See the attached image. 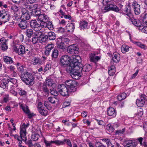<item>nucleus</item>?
<instances>
[{"label":"nucleus","mask_w":147,"mask_h":147,"mask_svg":"<svg viewBox=\"0 0 147 147\" xmlns=\"http://www.w3.org/2000/svg\"><path fill=\"white\" fill-rule=\"evenodd\" d=\"M66 85L60 84L58 86L57 90L60 94L63 96H67L69 93L74 92L76 90L77 82L75 80H67L65 82Z\"/></svg>","instance_id":"f257e3e1"},{"label":"nucleus","mask_w":147,"mask_h":147,"mask_svg":"<svg viewBox=\"0 0 147 147\" xmlns=\"http://www.w3.org/2000/svg\"><path fill=\"white\" fill-rule=\"evenodd\" d=\"M82 69V67H79L78 66H76L74 67H67L66 69L67 72L70 73L73 78L75 80L78 79L81 76Z\"/></svg>","instance_id":"f03ea898"},{"label":"nucleus","mask_w":147,"mask_h":147,"mask_svg":"<svg viewBox=\"0 0 147 147\" xmlns=\"http://www.w3.org/2000/svg\"><path fill=\"white\" fill-rule=\"evenodd\" d=\"M20 78L22 81L27 85H33L35 82V77L31 73L28 72L21 74Z\"/></svg>","instance_id":"7ed1b4c3"},{"label":"nucleus","mask_w":147,"mask_h":147,"mask_svg":"<svg viewBox=\"0 0 147 147\" xmlns=\"http://www.w3.org/2000/svg\"><path fill=\"white\" fill-rule=\"evenodd\" d=\"M80 59V57L78 55L74 56V57H73V59L72 60L71 62L67 67H72L76 66H78L79 67H82L83 65L79 62Z\"/></svg>","instance_id":"20e7f679"},{"label":"nucleus","mask_w":147,"mask_h":147,"mask_svg":"<svg viewBox=\"0 0 147 147\" xmlns=\"http://www.w3.org/2000/svg\"><path fill=\"white\" fill-rule=\"evenodd\" d=\"M71 60L70 57L67 55L62 56L60 59V65L61 66L65 67L67 66L68 65L69 63Z\"/></svg>","instance_id":"39448f33"},{"label":"nucleus","mask_w":147,"mask_h":147,"mask_svg":"<svg viewBox=\"0 0 147 147\" xmlns=\"http://www.w3.org/2000/svg\"><path fill=\"white\" fill-rule=\"evenodd\" d=\"M13 48L14 51L20 55H23L26 52L25 47L22 45L19 46H13Z\"/></svg>","instance_id":"423d86ee"},{"label":"nucleus","mask_w":147,"mask_h":147,"mask_svg":"<svg viewBox=\"0 0 147 147\" xmlns=\"http://www.w3.org/2000/svg\"><path fill=\"white\" fill-rule=\"evenodd\" d=\"M110 10H112L116 12H118L119 11V9L115 5L112 4L111 2V3H109V5L107 6H106L104 8L103 12H106Z\"/></svg>","instance_id":"0eeeda50"},{"label":"nucleus","mask_w":147,"mask_h":147,"mask_svg":"<svg viewBox=\"0 0 147 147\" xmlns=\"http://www.w3.org/2000/svg\"><path fill=\"white\" fill-rule=\"evenodd\" d=\"M131 7L136 15H138L140 13V6L138 2L136 1H134L131 3Z\"/></svg>","instance_id":"6e6552de"},{"label":"nucleus","mask_w":147,"mask_h":147,"mask_svg":"<svg viewBox=\"0 0 147 147\" xmlns=\"http://www.w3.org/2000/svg\"><path fill=\"white\" fill-rule=\"evenodd\" d=\"M147 97L144 94H141L139 98L137 99L136 103L138 107H142L144 105L145 101L146 100Z\"/></svg>","instance_id":"1a4fd4ad"},{"label":"nucleus","mask_w":147,"mask_h":147,"mask_svg":"<svg viewBox=\"0 0 147 147\" xmlns=\"http://www.w3.org/2000/svg\"><path fill=\"white\" fill-rule=\"evenodd\" d=\"M30 24V27L36 31H38L40 30V24L38 23L36 20H31Z\"/></svg>","instance_id":"9d476101"},{"label":"nucleus","mask_w":147,"mask_h":147,"mask_svg":"<svg viewBox=\"0 0 147 147\" xmlns=\"http://www.w3.org/2000/svg\"><path fill=\"white\" fill-rule=\"evenodd\" d=\"M38 20L40 22V25L42 26L43 24L48 22L49 20L48 16L45 14H41L38 16Z\"/></svg>","instance_id":"9b49d317"},{"label":"nucleus","mask_w":147,"mask_h":147,"mask_svg":"<svg viewBox=\"0 0 147 147\" xmlns=\"http://www.w3.org/2000/svg\"><path fill=\"white\" fill-rule=\"evenodd\" d=\"M101 58V56H96V54L94 53H90L89 55L90 61L95 63L100 60Z\"/></svg>","instance_id":"f8f14e48"},{"label":"nucleus","mask_w":147,"mask_h":147,"mask_svg":"<svg viewBox=\"0 0 147 147\" xmlns=\"http://www.w3.org/2000/svg\"><path fill=\"white\" fill-rule=\"evenodd\" d=\"M44 142L45 144L46 147H50L51 144L52 143H55L56 144L59 145L63 143V142H61L60 140H56L55 141H51L49 142L45 139Z\"/></svg>","instance_id":"ddd939ff"},{"label":"nucleus","mask_w":147,"mask_h":147,"mask_svg":"<svg viewBox=\"0 0 147 147\" xmlns=\"http://www.w3.org/2000/svg\"><path fill=\"white\" fill-rule=\"evenodd\" d=\"M54 48V45L52 43H50L47 44L45 47V54L47 56H48L52 49Z\"/></svg>","instance_id":"4468645a"},{"label":"nucleus","mask_w":147,"mask_h":147,"mask_svg":"<svg viewBox=\"0 0 147 147\" xmlns=\"http://www.w3.org/2000/svg\"><path fill=\"white\" fill-rule=\"evenodd\" d=\"M125 147H136L137 143L130 140H125L124 142Z\"/></svg>","instance_id":"2eb2a0df"},{"label":"nucleus","mask_w":147,"mask_h":147,"mask_svg":"<svg viewBox=\"0 0 147 147\" xmlns=\"http://www.w3.org/2000/svg\"><path fill=\"white\" fill-rule=\"evenodd\" d=\"M78 48L75 45L73 44L68 46L67 48L68 52L71 54L75 53L76 51L78 50Z\"/></svg>","instance_id":"dca6fc26"},{"label":"nucleus","mask_w":147,"mask_h":147,"mask_svg":"<svg viewBox=\"0 0 147 147\" xmlns=\"http://www.w3.org/2000/svg\"><path fill=\"white\" fill-rule=\"evenodd\" d=\"M107 113L108 115L111 117L113 118L116 115V112L115 109L112 107H109L107 109Z\"/></svg>","instance_id":"f3484780"},{"label":"nucleus","mask_w":147,"mask_h":147,"mask_svg":"<svg viewBox=\"0 0 147 147\" xmlns=\"http://www.w3.org/2000/svg\"><path fill=\"white\" fill-rule=\"evenodd\" d=\"M32 62L34 65H35L37 64H42L43 61L40 58L38 57H35L32 59Z\"/></svg>","instance_id":"a211bd4d"},{"label":"nucleus","mask_w":147,"mask_h":147,"mask_svg":"<svg viewBox=\"0 0 147 147\" xmlns=\"http://www.w3.org/2000/svg\"><path fill=\"white\" fill-rule=\"evenodd\" d=\"M18 25L21 29L24 30L27 28L29 26V23L27 21L21 20Z\"/></svg>","instance_id":"6ab92c4d"},{"label":"nucleus","mask_w":147,"mask_h":147,"mask_svg":"<svg viewBox=\"0 0 147 147\" xmlns=\"http://www.w3.org/2000/svg\"><path fill=\"white\" fill-rule=\"evenodd\" d=\"M129 20L132 24L135 26L139 27V28L141 26V22L139 20L135 19L133 17L130 18Z\"/></svg>","instance_id":"aec40b11"},{"label":"nucleus","mask_w":147,"mask_h":147,"mask_svg":"<svg viewBox=\"0 0 147 147\" xmlns=\"http://www.w3.org/2000/svg\"><path fill=\"white\" fill-rule=\"evenodd\" d=\"M75 24L74 23H69L66 26V29L67 32H73L75 29Z\"/></svg>","instance_id":"412c9836"},{"label":"nucleus","mask_w":147,"mask_h":147,"mask_svg":"<svg viewBox=\"0 0 147 147\" xmlns=\"http://www.w3.org/2000/svg\"><path fill=\"white\" fill-rule=\"evenodd\" d=\"M58 41H62L67 46L70 40L66 36H62L58 38Z\"/></svg>","instance_id":"4be33fe9"},{"label":"nucleus","mask_w":147,"mask_h":147,"mask_svg":"<svg viewBox=\"0 0 147 147\" xmlns=\"http://www.w3.org/2000/svg\"><path fill=\"white\" fill-rule=\"evenodd\" d=\"M20 129V137L23 141H25L27 140L26 130L24 129Z\"/></svg>","instance_id":"5701e85b"},{"label":"nucleus","mask_w":147,"mask_h":147,"mask_svg":"<svg viewBox=\"0 0 147 147\" xmlns=\"http://www.w3.org/2000/svg\"><path fill=\"white\" fill-rule=\"evenodd\" d=\"M38 109L39 113L42 115L46 116L48 114V111L45 109L43 107H38Z\"/></svg>","instance_id":"b1692460"},{"label":"nucleus","mask_w":147,"mask_h":147,"mask_svg":"<svg viewBox=\"0 0 147 147\" xmlns=\"http://www.w3.org/2000/svg\"><path fill=\"white\" fill-rule=\"evenodd\" d=\"M112 60L115 63L118 62L120 60V55L117 52H114L112 55Z\"/></svg>","instance_id":"393cba45"},{"label":"nucleus","mask_w":147,"mask_h":147,"mask_svg":"<svg viewBox=\"0 0 147 147\" xmlns=\"http://www.w3.org/2000/svg\"><path fill=\"white\" fill-rule=\"evenodd\" d=\"M3 60L5 63L7 64H11L14 63L13 59L8 56H4L3 57Z\"/></svg>","instance_id":"a878e982"},{"label":"nucleus","mask_w":147,"mask_h":147,"mask_svg":"<svg viewBox=\"0 0 147 147\" xmlns=\"http://www.w3.org/2000/svg\"><path fill=\"white\" fill-rule=\"evenodd\" d=\"M41 27L43 28L47 27L50 30H52L53 29V26L51 22H50V20L48 21V22L44 24Z\"/></svg>","instance_id":"bb28decb"},{"label":"nucleus","mask_w":147,"mask_h":147,"mask_svg":"<svg viewBox=\"0 0 147 147\" xmlns=\"http://www.w3.org/2000/svg\"><path fill=\"white\" fill-rule=\"evenodd\" d=\"M26 36L28 38H31L35 33L33 32V30L31 29H27L24 31Z\"/></svg>","instance_id":"cd10ccee"},{"label":"nucleus","mask_w":147,"mask_h":147,"mask_svg":"<svg viewBox=\"0 0 147 147\" xmlns=\"http://www.w3.org/2000/svg\"><path fill=\"white\" fill-rule=\"evenodd\" d=\"M115 66L113 65L111 66L108 68V73L110 76H113L115 74Z\"/></svg>","instance_id":"c85d7f7f"},{"label":"nucleus","mask_w":147,"mask_h":147,"mask_svg":"<svg viewBox=\"0 0 147 147\" xmlns=\"http://www.w3.org/2000/svg\"><path fill=\"white\" fill-rule=\"evenodd\" d=\"M80 27L81 29L84 30V29L88 28V23L86 21L83 20L80 21Z\"/></svg>","instance_id":"c756f323"},{"label":"nucleus","mask_w":147,"mask_h":147,"mask_svg":"<svg viewBox=\"0 0 147 147\" xmlns=\"http://www.w3.org/2000/svg\"><path fill=\"white\" fill-rule=\"evenodd\" d=\"M41 91L42 92L45 93L46 94H48L49 92V89L45 83H43L41 87Z\"/></svg>","instance_id":"7c9ffc66"},{"label":"nucleus","mask_w":147,"mask_h":147,"mask_svg":"<svg viewBox=\"0 0 147 147\" xmlns=\"http://www.w3.org/2000/svg\"><path fill=\"white\" fill-rule=\"evenodd\" d=\"M48 38L50 40H53L55 39L56 34H55L53 32H50L47 33V35Z\"/></svg>","instance_id":"2f4dec72"},{"label":"nucleus","mask_w":147,"mask_h":147,"mask_svg":"<svg viewBox=\"0 0 147 147\" xmlns=\"http://www.w3.org/2000/svg\"><path fill=\"white\" fill-rule=\"evenodd\" d=\"M30 18L29 13L22 14L20 17L21 20L24 21H27V20H29Z\"/></svg>","instance_id":"473e14b6"},{"label":"nucleus","mask_w":147,"mask_h":147,"mask_svg":"<svg viewBox=\"0 0 147 147\" xmlns=\"http://www.w3.org/2000/svg\"><path fill=\"white\" fill-rule=\"evenodd\" d=\"M57 47L62 49H65L67 46V45H65L62 41H59L58 38L57 39Z\"/></svg>","instance_id":"72a5a7b5"},{"label":"nucleus","mask_w":147,"mask_h":147,"mask_svg":"<svg viewBox=\"0 0 147 147\" xmlns=\"http://www.w3.org/2000/svg\"><path fill=\"white\" fill-rule=\"evenodd\" d=\"M82 69V71L88 72L91 69V66L90 64H87L81 67Z\"/></svg>","instance_id":"f704fd0d"},{"label":"nucleus","mask_w":147,"mask_h":147,"mask_svg":"<svg viewBox=\"0 0 147 147\" xmlns=\"http://www.w3.org/2000/svg\"><path fill=\"white\" fill-rule=\"evenodd\" d=\"M30 13L32 16L37 17L38 18V16L41 15L40 11L38 10H34V11H31Z\"/></svg>","instance_id":"c9c22d12"},{"label":"nucleus","mask_w":147,"mask_h":147,"mask_svg":"<svg viewBox=\"0 0 147 147\" xmlns=\"http://www.w3.org/2000/svg\"><path fill=\"white\" fill-rule=\"evenodd\" d=\"M9 82V81L8 80H4L2 83H1L0 87L3 89H7Z\"/></svg>","instance_id":"e433bc0d"},{"label":"nucleus","mask_w":147,"mask_h":147,"mask_svg":"<svg viewBox=\"0 0 147 147\" xmlns=\"http://www.w3.org/2000/svg\"><path fill=\"white\" fill-rule=\"evenodd\" d=\"M48 39L47 36V35H41L40 36L39 41L40 43H43L47 41Z\"/></svg>","instance_id":"4c0bfd02"},{"label":"nucleus","mask_w":147,"mask_h":147,"mask_svg":"<svg viewBox=\"0 0 147 147\" xmlns=\"http://www.w3.org/2000/svg\"><path fill=\"white\" fill-rule=\"evenodd\" d=\"M126 96L127 94L126 93H122L117 96V99L119 101L122 100L126 98Z\"/></svg>","instance_id":"58836bf2"},{"label":"nucleus","mask_w":147,"mask_h":147,"mask_svg":"<svg viewBox=\"0 0 147 147\" xmlns=\"http://www.w3.org/2000/svg\"><path fill=\"white\" fill-rule=\"evenodd\" d=\"M0 45L2 50L3 51H5L8 49V47L6 43L5 40V41L1 42V43Z\"/></svg>","instance_id":"ea45409f"},{"label":"nucleus","mask_w":147,"mask_h":147,"mask_svg":"<svg viewBox=\"0 0 147 147\" xmlns=\"http://www.w3.org/2000/svg\"><path fill=\"white\" fill-rule=\"evenodd\" d=\"M134 43L141 49H147V46L143 44L140 42H136Z\"/></svg>","instance_id":"a19ab883"},{"label":"nucleus","mask_w":147,"mask_h":147,"mask_svg":"<svg viewBox=\"0 0 147 147\" xmlns=\"http://www.w3.org/2000/svg\"><path fill=\"white\" fill-rule=\"evenodd\" d=\"M17 91L21 96H23L27 94V92L25 90L20 88H18Z\"/></svg>","instance_id":"79ce46f5"},{"label":"nucleus","mask_w":147,"mask_h":147,"mask_svg":"<svg viewBox=\"0 0 147 147\" xmlns=\"http://www.w3.org/2000/svg\"><path fill=\"white\" fill-rule=\"evenodd\" d=\"M121 50L123 53H125L129 51V47L128 46L126 45H123L121 47Z\"/></svg>","instance_id":"37998d69"},{"label":"nucleus","mask_w":147,"mask_h":147,"mask_svg":"<svg viewBox=\"0 0 147 147\" xmlns=\"http://www.w3.org/2000/svg\"><path fill=\"white\" fill-rule=\"evenodd\" d=\"M48 101L50 103L52 104H55L57 101L58 99L56 98L55 97H51L48 98Z\"/></svg>","instance_id":"c03bdc74"},{"label":"nucleus","mask_w":147,"mask_h":147,"mask_svg":"<svg viewBox=\"0 0 147 147\" xmlns=\"http://www.w3.org/2000/svg\"><path fill=\"white\" fill-rule=\"evenodd\" d=\"M44 105L46 108L49 110H51L52 108V106L48 101H45L44 102Z\"/></svg>","instance_id":"a18cd8bd"},{"label":"nucleus","mask_w":147,"mask_h":147,"mask_svg":"<svg viewBox=\"0 0 147 147\" xmlns=\"http://www.w3.org/2000/svg\"><path fill=\"white\" fill-rule=\"evenodd\" d=\"M40 137V135L37 133H34L31 136V138L33 141L37 140Z\"/></svg>","instance_id":"49530a36"},{"label":"nucleus","mask_w":147,"mask_h":147,"mask_svg":"<svg viewBox=\"0 0 147 147\" xmlns=\"http://www.w3.org/2000/svg\"><path fill=\"white\" fill-rule=\"evenodd\" d=\"M58 56V50L56 49H54L53 52L52 54V58H57Z\"/></svg>","instance_id":"de8ad7c7"},{"label":"nucleus","mask_w":147,"mask_h":147,"mask_svg":"<svg viewBox=\"0 0 147 147\" xmlns=\"http://www.w3.org/2000/svg\"><path fill=\"white\" fill-rule=\"evenodd\" d=\"M60 142H63V144H59V145H63V144H65V143L66 142V143L70 147H72V144H71V142H70V140H69V139H67V140L65 139L63 141H60Z\"/></svg>","instance_id":"09e8293b"},{"label":"nucleus","mask_w":147,"mask_h":147,"mask_svg":"<svg viewBox=\"0 0 147 147\" xmlns=\"http://www.w3.org/2000/svg\"><path fill=\"white\" fill-rule=\"evenodd\" d=\"M29 7V9L31 11H34V10H37L36 9L38 7V4H34L31 5H30Z\"/></svg>","instance_id":"8fccbe9b"},{"label":"nucleus","mask_w":147,"mask_h":147,"mask_svg":"<svg viewBox=\"0 0 147 147\" xmlns=\"http://www.w3.org/2000/svg\"><path fill=\"white\" fill-rule=\"evenodd\" d=\"M11 17L8 14L6 13L5 15H3L2 17V19H5V20L4 22V23H5L9 20Z\"/></svg>","instance_id":"3c124183"},{"label":"nucleus","mask_w":147,"mask_h":147,"mask_svg":"<svg viewBox=\"0 0 147 147\" xmlns=\"http://www.w3.org/2000/svg\"><path fill=\"white\" fill-rule=\"evenodd\" d=\"M106 129L111 132H113L114 130V128L110 124H109L107 125L106 126Z\"/></svg>","instance_id":"603ef678"},{"label":"nucleus","mask_w":147,"mask_h":147,"mask_svg":"<svg viewBox=\"0 0 147 147\" xmlns=\"http://www.w3.org/2000/svg\"><path fill=\"white\" fill-rule=\"evenodd\" d=\"M125 12L127 16H129L131 13L130 7H126L125 10Z\"/></svg>","instance_id":"864d4df0"},{"label":"nucleus","mask_w":147,"mask_h":147,"mask_svg":"<svg viewBox=\"0 0 147 147\" xmlns=\"http://www.w3.org/2000/svg\"><path fill=\"white\" fill-rule=\"evenodd\" d=\"M22 109L24 112L26 114L30 112V110L29 109L28 106H21Z\"/></svg>","instance_id":"5fc2aeb1"},{"label":"nucleus","mask_w":147,"mask_h":147,"mask_svg":"<svg viewBox=\"0 0 147 147\" xmlns=\"http://www.w3.org/2000/svg\"><path fill=\"white\" fill-rule=\"evenodd\" d=\"M139 29L142 32L147 34V26L143 27V26H141L140 27Z\"/></svg>","instance_id":"6e6d98bb"},{"label":"nucleus","mask_w":147,"mask_h":147,"mask_svg":"<svg viewBox=\"0 0 147 147\" xmlns=\"http://www.w3.org/2000/svg\"><path fill=\"white\" fill-rule=\"evenodd\" d=\"M46 84L48 86H51L53 85V80L51 79H49L46 80Z\"/></svg>","instance_id":"4d7b16f0"},{"label":"nucleus","mask_w":147,"mask_h":147,"mask_svg":"<svg viewBox=\"0 0 147 147\" xmlns=\"http://www.w3.org/2000/svg\"><path fill=\"white\" fill-rule=\"evenodd\" d=\"M125 131V128H123L122 129L117 130L115 132L116 135H120L122 134Z\"/></svg>","instance_id":"13d9d810"},{"label":"nucleus","mask_w":147,"mask_h":147,"mask_svg":"<svg viewBox=\"0 0 147 147\" xmlns=\"http://www.w3.org/2000/svg\"><path fill=\"white\" fill-rule=\"evenodd\" d=\"M18 70L20 72H23L24 70L23 67L19 63H17L16 65Z\"/></svg>","instance_id":"bf43d9fd"},{"label":"nucleus","mask_w":147,"mask_h":147,"mask_svg":"<svg viewBox=\"0 0 147 147\" xmlns=\"http://www.w3.org/2000/svg\"><path fill=\"white\" fill-rule=\"evenodd\" d=\"M50 93L51 94L55 96L58 95V92L55 89H51V88H50Z\"/></svg>","instance_id":"052dcab7"},{"label":"nucleus","mask_w":147,"mask_h":147,"mask_svg":"<svg viewBox=\"0 0 147 147\" xmlns=\"http://www.w3.org/2000/svg\"><path fill=\"white\" fill-rule=\"evenodd\" d=\"M51 67V65L50 64H47L46 65L44 69V72H45L46 71L49 70Z\"/></svg>","instance_id":"680f3d73"},{"label":"nucleus","mask_w":147,"mask_h":147,"mask_svg":"<svg viewBox=\"0 0 147 147\" xmlns=\"http://www.w3.org/2000/svg\"><path fill=\"white\" fill-rule=\"evenodd\" d=\"M111 2L110 0H103L102 3L103 5L106 6L108 5L109 3H111Z\"/></svg>","instance_id":"e2e57ef3"},{"label":"nucleus","mask_w":147,"mask_h":147,"mask_svg":"<svg viewBox=\"0 0 147 147\" xmlns=\"http://www.w3.org/2000/svg\"><path fill=\"white\" fill-rule=\"evenodd\" d=\"M29 125L28 123H27V124L23 123L22 125L20 127V129H24L26 130V128L28 127Z\"/></svg>","instance_id":"0e129e2a"},{"label":"nucleus","mask_w":147,"mask_h":147,"mask_svg":"<svg viewBox=\"0 0 147 147\" xmlns=\"http://www.w3.org/2000/svg\"><path fill=\"white\" fill-rule=\"evenodd\" d=\"M64 29L61 27L59 28L57 30V32L59 33H63L64 32Z\"/></svg>","instance_id":"69168bd1"},{"label":"nucleus","mask_w":147,"mask_h":147,"mask_svg":"<svg viewBox=\"0 0 147 147\" xmlns=\"http://www.w3.org/2000/svg\"><path fill=\"white\" fill-rule=\"evenodd\" d=\"M70 103L69 102L65 101L64 102L63 105V107L65 108L70 105Z\"/></svg>","instance_id":"338daca9"},{"label":"nucleus","mask_w":147,"mask_h":147,"mask_svg":"<svg viewBox=\"0 0 147 147\" xmlns=\"http://www.w3.org/2000/svg\"><path fill=\"white\" fill-rule=\"evenodd\" d=\"M96 147H106L105 146L99 142H96Z\"/></svg>","instance_id":"774afa93"}]
</instances>
